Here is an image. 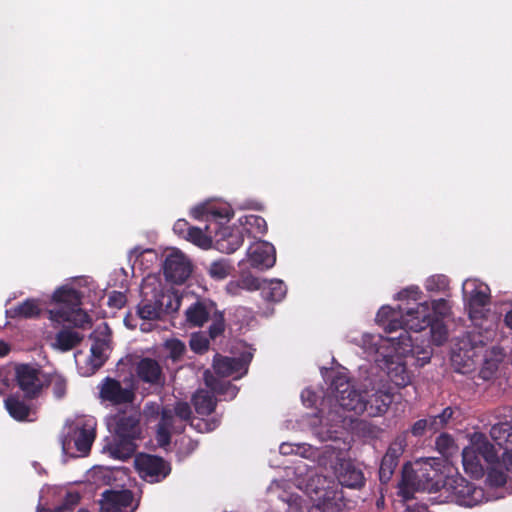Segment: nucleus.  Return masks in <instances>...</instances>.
<instances>
[{
  "mask_svg": "<svg viewBox=\"0 0 512 512\" xmlns=\"http://www.w3.org/2000/svg\"><path fill=\"white\" fill-rule=\"evenodd\" d=\"M210 319L212 320V323L209 327L208 333L211 339H215L225 331L224 313L216 309Z\"/></svg>",
  "mask_w": 512,
  "mask_h": 512,
  "instance_id": "39",
  "label": "nucleus"
},
{
  "mask_svg": "<svg viewBox=\"0 0 512 512\" xmlns=\"http://www.w3.org/2000/svg\"><path fill=\"white\" fill-rule=\"evenodd\" d=\"M436 450L445 458L452 457L456 451L454 439L448 433H441L435 441Z\"/></svg>",
  "mask_w": 512,
  "mask_h": 512,
  "instance_id": "35",
  "label": "nucleus"
},
{
  "mask_svg": "<svg viewBox=\"0 0 512 512\" xmlns=\"http://www.w3.org/2000/svg\"><path fill=\"white\" fill-rule=\"evenodd\" d=\"M96 420L94 417H84L77 422L74 444L76 450L86 456L96 438Z\"/></svg>",
  "mask_w": 512,
  "mask_h": 512,
  "instance_id": "17",
  "label": "nucleus"
},
{
  "mask_svg": "<svg viewBox=\"0 0 512 512\" xmlns=\"http://www.w3.org/2000/svg\"><path fill=\"white\" fill-rule=\"evenodd\" d=\"M356 344L362 346L364 349L368 351L375 350V340L374 339H356L354 340Z\"/></svg>",
  "mask_w": 512,
  "mask_h": 512,
  "instance_id": "63",
  "label": "nucleus"
},
{
  "mask_svg": "<svg viewBox=\"0 0 512 512\" xmlns=\"http://www.w3.org/2000/svg\"><path fill=\"white\" fill-rule=\"evenodd\" d=\"M242 224L243 229L254 238L264 235L268 229L266 220L259 215H246Z\"/></svg>",
  "mask_w": 512,
  "mask_h": 512,
  "instance_id": "32",
  "label": "nucleus"
},
{
  "mask_svg": "<svg viewBox=\"0 0 512 512\" xmlns=\"http://www.w3.org/2000/svg\"><path fill=\"white\" fill-rule=\"evenodd\" d=\"M318 485L314 488V500L316 507L322 512H340L345 506L344 495L339 484L327 478H318Z\"/></svg>",
  "mask_w": 512,
  "mask_h": 512,
  "instance_id": "6",
  "label": "nucleus"
},
{
  "mask_svg": "<svg viewBox=\"0 0 512 512\" xmlns=\"http://www.w3.org/2000/svg\"><path fill=\"white\" fill-rule=\"evenodd\" d=\"M171 412H174V415L183 421V423L189 421L192 417L191 406L185 401H177L174 407L171 408Z\"/></svg>",
  "mask_w": 512,
  "mask_h": 512,
  "instance_id": "48",
  "label": "nucleus"
},
{
  "mask_svg": "<svg viewBox=\"0 0 512 512\" xmlns=\"http://www.w3.org/2000/svg\"><path fill=\"white\" fill-rule=\"evenodd\" d=\"M42 308L39 299L28 298L6 311L13 319H34L40 317Z\"/></svg>",
  "mask_w": 512,
  "mask_h": 512,
  "instance_id": "23",
  "label": "nucleus"
},
{
  "mask_svg": "<svg viewBox=\"0 0 512 512\" xmlns=\"http://www.w3.org/2000/svg\"><path fill=\"white\" fill-rule=\"evenodd\" d=\"M165 348L168 351V356L175 360H179L186 351L185 344L179 339H171L166 341Z\"/></svg>",
  "mask_w": 512,
  "mask_h": 512,
  "instance_id": "46",
  "label": "nucleus"
},
{
  "mask_svg": "<svg viewBox=\"0 0 512 512\" xmlns=\"http://www.w3.org/2000/svg\"><path fill=\"white\" fill-rule=\"evenodd\" d=\"M252 358L249 353L247 357L240 358L228 357L217 354L213 360V369L215 373L222 377H234L239 379L248 371V364Z\"/></svg>",
  "mask_w": 512,
  "mask_h": 512,
  "instance_id": "13",
  "label": "nucleus"
},
{
  "mask_svg": "<svg viewBox=\"0 0 512 512\" xmlns=\"http://www.w3.org/2000/svg\"><path fill=\"white\" fill-rule=\"evenodd\" d=\"M421 294L418 287L407 288L398 293V298L400 300L412 298L414 300L418 299V296Z\"/></svg>",
  "mask_w": 512,
  "mask_h": 512,
  "instance_id": "59",
  "label": "nucleus"
},
{
  "mask_svg": "<svg viewBox=\"0 0 512 512\" xmlns=\"http://www.w3.org/2000/svg\"><path fill=\"white\" fill-rule=\"evenodd\" d=\"M164 276L176 284L184 283L192 272L191 263L181 252L169 254L163 266Z\"/></svg>",
  "mask_w": 512,
  "mask_h": 512,
  "instance_id": "14",
  "label": "nucleus"
},
{
  "mask_svg": "<svg viewBox=\"0 0 512 512\" xmlns=\"http://www.w3.org/2000/svg\"><path fill=\"white\" fill-rule=\"evenodd\" d=\"M339 486L359 489L365 484V477L360 468L355 467L352 463H342L338 473Z\"/></svg>",
  "mask_w": 512,
  "mask_h": 512,
  "instance_id": "22",
  "label": "nucleus"
},
{
  "mask_svg": "<svg viewBox=\"0 0 512 512\" xmlns=\"http://www.w3.org/2000/svg\"><path fill=\"white\" fill-rule=\"evenodd\" d=\"M486 481L491 487H502L507 482V473L501 467H491L487 472Z\"/></svg>",
  "mask_w": 512,
  "mask_h": 512,
  "instance_id": "40",
  "label": "nucleus"
},
{
  "mask_svg": "<svg viewBox=\"0 0 512 512\" xmlns=\"http://www.w3.org/2000/svg\"><path fill=\"white\" fill-rule=\"evenodd\" d=\"M136 439L138 438L114 434L113 440L106 445V449L114 459L127 460L132 457L136 451Z\"/></svg>",
  "mask_w": 512,
  "mask_h": 512,
  "instance_id": "21",
  "label": "nucleus"
},
{
  "mask_svg": "<svg viewBox=\"0 0 512 512\" xmlns=\"http://www.w3.org/2000/svg\"><path fill=\"white\" fill-rule=\"evenodd\" d=\"M107 348L108 341L105 338L95 337L93 339L90 361L94 368H100L105 364L107 357L104 353Z\"/></svg>",
  "mask_w": 512,
  "mask_h": 512,
  "instance_id": "31",
  "label": "nucleus"
},
{
  "mask_svg": "<svg viewBox=\"0 0 512 512\" xmlns=\"http://www.w3.org/2000/svg\"><path fill=\"white\" fill-rule=\"evenodd\" d=\"M498 370L497 360H485L482 368L480 369L479 376L483 380H490L494 377Z\"/></svg>",
  "mask_w": 512,
  "mask_h": 512,
  "instance_id": "53",
  "label": "nucleus"
},
{
  "mask_svg": "<svg viewBox=\"0 0 512 512\" xmlns=\"http://www.w3.org/2000/svg\"><path fill=\"white\" fill-rule=\"evenodd\" d=\"M40 369L30 364H18L15 366V381L26 399L37 398L44 387L40 379Z\"/></svg>",
  "mask_w": 512,
  "mask_h": 512,
  "instance_id": "10",
  "label": "nucleus"
},
{
  "mask_svg": "<svg viewBox=\"0 0 512 512\" xmlns=\"http://www.w3.org/2000/svg\"><path fill=\"white\" fill-rule=\"evenodd\" d=\"M449 286V279L445 275L430 276L425 282V288L429 292L445 291Z\"/></svg>",
  "mask_w": 512,
  "mask_h": 512,
  "instance_id": "42",
  "label": "nucleus"
},
{
  "mask_svg": "<svg viewBox=\"0 0 512 512\" xmlns=\"http://www.w3.org/2000/svg\"><path fill=\"white\" fill-rule=\"evenodd\" d=\"M400 319L396 312L390 307H382L378 316L386 315L388 320V332L402 329L397 337L389 340L395 350L401 354L415 353L414 338L412 332H421L429 328L431 342L437 346L442 345L448 338V329L443 320L439 317H431L430 305L428 302L415 304L414 307L399 306Z\"/></svg>",
  "mask_w": 512,
  "mask_h": 512,
  "instance_id": "1",
  "label": "nucleus"
},
{
  "mask_svg": "<svg viewBox=\"0 0 512 512\" xmlns=\"http://www.w3.org/2000/svg\"><path fill=\"white\" fill-rule=\"evenodd\" d=\"M406 512H428L426 506H407Z\"/></svg>",
  "mask_w": 512,
  "mask_h": 512,
  "instance_id": "64",
  "label": "nucleus"
},
{
  "mask_svg": "<svg viewBox=\"0 0 512 512\" xmlns=\"http://www.w3.org/2000/svg\"><path fill=\"white\" fill-rule=\"evenodd\" d=\"M439 478L438 470L433 469L428 461L410 471L405 467L398 485V495L407 501L414 498L416 491H437L440 484Z\"/></svg>",
  "mask_w": 512,
  "mask_h": 512,
  "instance_id": "3",
  "label": "nucleus"
},
{
  "mask_svg": "<svg viewBox=\"0 0 512 512\" xmlns=\"http://www.w3.org/2000/svg\"><path fill=\"white\" fill-rule=\"evenodd\" d=\"M136 389L132 378L121 382L107 376L98 385L99 399L112 406L128 405L134 402Z\"/></svg>",
  "mask_w": 512,
  "mask_h": 512,
  "instance_id": "4",
  "label": "nucleus"
},
{
  "mask_svg": "<svg viewBox=\"0 0 512 512\" xmlns=\"http://www.w3.org/2000/svg\"><path fill=\"white\" fill-rule=\"evenodd\" d=\"M247 255L250 265L259 270H267L276 262L275 247L266 241H259L251 245Z\"/></svg>",
  "mask_w": 512,
  "mask_h": 512,
  "instance_id": "16",
  "label": "nucleus"
},
{
  "mask_svg": "<svg viewBox=\"0 0 512 512\" xmlns=\"http://www.w3.org/2000/svg\"><path fill=\"white\" fill-rule=\"evenodd\" d=\"M136 375L144 383L162 385L164 376L160 364L152 358H142L136 365Z\"/></svg>",
  "mask_w": 512,
  "mask_h": 512,
  "instance_id": "19",
  "label": "nucleus"
},
{
  "mask_svg": "<svg viewBox=\"0 0 512 512\" xmlns=\"http://www.w3.org/2000/svg\"><path fill=\"white\" fill-rule=\"evenodd\" d=\"M469 454L470 452L466 449H464L462 452V461L465 471L475 475H480L482 472L481 467L477 463H474L472 460H469Z\"/></svg>",
  "mask_w": 512,
  "mask_h": 512,
  "instance_id": "56",
  "label": "nucleus"
},
{
  "mask_svg": "<svg viewBox=\"0 0 512 512\" xmlns=\"http://www.w3.org/2000/svg\"><path fill=\"white\" fill-rule=\"evenodd\" d=\"M239 280L243 290L255 291L262 288L263 281L251 274H242Z\"/></svg>",
  "mask_w": 512,
  "mask_h": 512,
  "instance_id": "51",
  "label": "nucleus"
},
{
  "mask_svg": "<svg viewBox=\"0 0 512 512\" xmlns=\"http://www.w3.org/2000/svg\"><path fill=\"white\" fill-rule=\"evenodd\" d=\"M430 418L419 419L412 424L409 430L403 432L401 435H405V438L410 433L414 437H422L425 435L427 431L432 432V426L430 425ZM407 442V440L405 439Z\"/></svg>",
  "mask_w": 512,
  "mask_h": 512,
  "instance_id": "41",
  "label": "nucleus"
},
{
  "mask_svg": "<svg viewBox=\"0 0 512 512\" xmlns=\"http://www.w3.org/2000/svg\"><path fill=\"white\" fill-rule=\"evenodd\" d=\"M115 434L118 436L140 437V419L137 414H119L116 416Z\"/></svg>",
  "mask_w": 512,
  "mask_h": 512,
  "instance_id": "24",
  "label": "nucleus"
},
{
  "mask_svg": "<svg viewBox=\"0 0 512 512\" xmlns=\"http://www.w3.org/2000/svg\"><path fill=\"white\" fill-rule=\"evenodd\" d=\"M216 309V303L211 300H197L185 311L186 322L191 327H202Z\"/></svg>",
  "mask_w": 512,
  "mask_h": 512,
  "instance_id": "18",
  "label": "nucleus"
},
{
  "mask_svg": "<svg viewBox=\"0 0 512 512\" xmlns=\"http://www.w3.org/2000/svg\"><path fill=\"white\" fill-rule=\"evenodd\" d=\"M391 381L400 387L406 386L410 383V375L404 365H397L394 369L389 372Z\"/></svg>",
  "mask_w": 512,
  "mask_h": 512,
  "instance_id": "44",
  "label": "nucleus"
},
{
  "mask_svg": "<svg viewBox=\"0 0 512 512\" xmlns=\"http://www.w3.org/2000/svg\"><path fill=\"white\" fill-rule=\"evenodd\" d=\"M287 293L286 285L281 280H270L267 282L263 280L261 294L262 297L271 302L281 301Z\"/></svg>",
  "mask_w": 512,
  "mask_h": 512,
  "instance_id": "30",
  "label": "nucleus"
},
{
  "mask_svg": "<svg viewBox=\"0 0 512 512\" xmlns=\"http://www.w3.org/2000/svg\"><path fill=\"white\" fill-rule=\"evenodd\" d=\"M233 216V213L228 208H217L214 206H209L207 221H213L209 225H212L213 231H215V223H218V220H229ZM220 225H222L219 222Z\"/></svg>",
  "mask_w": 512,
  "mask_h": 512,
  "instance_id": "43",
  "label": "nucleus"
},
{
  "mask_svg": "<svg viewBox=\"0 0 512 512\" xmlns=\"http://www.w3.org/2000/svg\"><path fill=\"white\" fill-rule=\"evenodd\" d=\"M133 493L130 490H106L100 500V512H134L131 508Z\"/></svg>",
  "mask_w": 512,
  "mask_h": 512,
  "instance_id": "15",
  "label": "nucleus"
},
{
  "mask_svg": "<svg viewBox=\"0 0 512 512\" xmlns=\"http://www.w3.org/2000/svg\"><path fill=\"white\" fill-rule=\"evenodd\" d=\"M331 389L341 408L358 415L365 412V392L361 393L354 389L345 375H336L332 380Z\"/></svg>",
  "mask_w": 512,
  "mask_h": 512,
  "instance_id": "5",
  "label": "nucleus"
},
{
  "mask_svg": "<svg viewBox=\"0 0 512 512\" xmlns=\"http://www.w3.org/2000/svg\"><path fill=\"white\" fill-rule=\"evenodd\" d=\"M478 449L487 462H493L495 460L496 454L494 453L493 446L491 444L484 443Z\"/></svg>",
  "mask_w": 512,
  "mask_h": 512,
  "instance_id": "58",
  "label": "nucleus"
},
{
  "mask_svg": "<svg viewBox=\"0 0 512 512\" xmlns=\"http://www.w3.org/2000/svg\"><path fill=\"white\" fill-rule=\"evenodd\" d=\"M83 338L84 336L79 332L63 328L55 336V347L63 352H67L78 346Z\"/></svg>",
  "mask_w": 512,
  "mask_h": 512,
  "instance_id": "29",
  "label": "nucleus"
},
{
  "mask_svg": "<svg viewBox=\"0 0 512 512\" xmlns=\"http://www.w3.org/2000/svg\"><path fill=\"white\" fill-rule=\"evenodd\" d=\"M192 403L197 414L207 416L215 411L217 399L212 392L200 389L194 393Z\"/></svg>",
  "mask_w": 512,
  "mask_h": 512,
  "instance_id": "27",
  "label": "nucleus"
},
{
  "mask_svg": "<svg viewBox=\"0 0 512 512\" xmlns=\"http://www.w3.org/2000/svg\"><path fill=\"white\" fill-rule=\"evenodd\" d=\"M242 290H243V288H242V286L240 284V280L239 279L232 280V281L228 282L227 285H226L227 293L232 295V296L239 295Z\"/></svg>",
  "mask_w": 512,
  "mask_h": 512,
  "instance_id": "60",
  "label": "nucleus"
},
{
  "mask_svg": "<svg viewBox=\"0 0 512 512\" xmlns=\"http://www.w3.org/2000/svg\"><path fill=\"white\" fill-rule=\"evenodd\" d=\"M209 340L200 335H193L190 339V348L198 354H202L209 349Z\"/></svg>",
  "mask_w": 512,
  "mask_h": 512,
  "instance_id": "52",
  "label": "nucleus"
},
{
  "mask_svg": "<svg viewBox=\"0 0 512 512\" xmlns=\"http://www.w3.org/2000/svg\"><path fill=\"white\" fill-rule=\"evenodd\" d=\"M358 431L365 438L377 439L382 429L374 424L362 421L358 424Z\"/></svg>",
  "mask_w": 512,
  "mask_h": 512,
  "instance_id": "50",
  "label": "nucleus"
},
{
  "mask_svg": "<svg viewBox=\"0 0 512 512\" xmlns=\"http://www.w3.org/2000/svg\"><path fill=\"white\" fill-rule=\"evenodd\" d=\"M79 501L80 496L78 493H68L62 504H66L67 510H72L73 507L79 503Z\"/></svg>",
  "mask_w": 512,
  "mask_h": 512,
  "instance_id": "62",
  "label": "nucleus"
},
{
  "mask_svg": "<svg viewBox=\"0 0 512 512\" xmlns=\"http://www.w3.org/2000/svg\"><path fill=\"white\" fill-rule=\"evenodd\" d=\"M163 303H164V310L163 313L165 314H171L173 312L178 311L181 305V299L178 295L174 293L164 292L163 297Z\"/></svg>",
  "mask_w": 512,
  "mask_h": 512,
  "instance_id": "49",
  "label": "nucleus"
},
{
  "mask_svg": "<svg viewBox=\"0 0 512 512\" xmlns=\"http://www.w3.org/2000/svg\"><path fill=\"white\" fill-rule=\"evenodd\" d=\"M5 408L9 415L16 421H27L31 412V407L20 400L16 395H9L4 400Z\"/></svg>",
  "mask_w": 512,
  "mask_h": 512,
  "instance_id": "28",
  "label": "nucleus"
},
{
  "mask_svg": "<svg viewBox=\"0 0 512 512\" xmlns=\"http://www.w3.org/2000/svg\"><path fill=\"white\" fill-rule=\"evenodd\" d=\"M406 446L405 435L397 436L389 445L380 463L379 480L381 484H387L391 480Z\"/></svg>",
  "mask_w": 512,
  "mask_h": 512,
  "instance_id": "12",
  "label": "nucleus"
},
{
  "mask_svg": "<svg viewBox=\"0 0 512 512\" xmlns=\"http://www.w3.org/2000/svg\"><path fill=\"white\" fill-rule=\"evenodd\" d=\"M134 463L139 476L149 483L160 482L171 472L170 464L156 455L140 453Z\"/></svg>",
  "mask_w": 512,
  "mask_h": 512,
  "instance_id": "8",
  "label": "nucleus"
},
{
  "mask_svg": "<svg viewBox=\"0 0 512 512\" xmlns=\"http://www.w3.org/2000/svg\"><path fill=\"white\" fill-rule=\"evenodd\" d=\"M166 419H169L167 415L164 416V423L157 424L156 428V441L158 445L162 448L170 445L171 443V430L165 427L166 425Z\"/></svg>",
  "mask_w": 512,
  "mask_h": 512,
  "instance_id": "47",
  "label": "nucleus"
},
{
  "mask_svg": "<svg viewBox=\"0 0 512 512\" xmlns=\"http://www.w3.org/2000/svg\"><path fill=\"white\" fill-rule=\"evenodd\" d=\"M458 411L456 407L447 406L440 413L429 415L432 433H436L445 428L454 418V414Z\"/></svg>",
  "mask_w": 512,
  "mask_h": 512,
  "instance_id": "33",
  "label": "nucleus"
},
{
  "mask_svg": "<svg viewBox=\"0 0 512 512\" xmlns=\"http://www.w3.org/2000/svg\"><path fill=\"white\" fill-rule=\"evenodd\" d=\"M213 234L207 236L203 231L195 226H192L184 239L192 242L201 248H209L213 241Z\"/></svg>",
  "mask_w": 512,
  "mask_h": 512,
  "instance_id": "37",
  "label": "nucleus"
},
{
  "mask_svg": "<svg viewBox=\"0 0 512 512\" xmlns=\"http://www.w3.org/2000/svg\"><path fill=\"white\" fill-rule=\"evenodd\" d=\"M127 302V297L123 292L120 291H112L108 295V306L115 309H121L125 306Z\"/></svg>",
  "mask_w": 512,
  "mask_h": 512,
  "instance_id": "54",
  "label": "nucleus"
},
{
  "mask_svg": "<svg viewBox=\"0 0 512 512\" xmlns=\"http://www.w3.org/2000/svg\"><path fill=\"white\" fill-rule=\"evenodd\" d=\"M490 303V294L488 287H476L469 296L468 309L471 318L482 316V309Z\"/></svg>",
  "mask_w": 512,
  "mask_h": 512,
  "instance_id": "26",
  "label": "nucleus"
},
{
  "mask_svg": "<svg viewBox=\"0 0 512 512\" xmlns=\"http://www.w3.org/2000/svg\"><path fill=\"white\" fill-rule=\"evenodd\" d=\"M209 206L199 205L193 208L191 214L195 219H203L207 221Z\"/></svg>",
  "mask_w": 512,
  "mask_h": 512,
  "instance_id": "61",
  "label": "nucleus"
},
{
  "mask_svg": "<svg viewBox=\"0 0 512 512\" xmlns=\"http://www.w3.org/2000/svg\"><path fill=\"white\" fill-rule=\"evenodd\" d=\"M49 383L52 387L53 395L57 399H62L67 392V380L59 374L50 376Z\"/></svg>",
  "mask_w": 512,
  "mask_h": 512,
  "instance_id": "45",
  "label": "nucleus"
},
{
  "mask_svg": "<svg viewBox=\"0 0 512 512\" xmlns=\"http://www.w3.org/2000/svg\"><path fill=\"white\" fill-rule=\"evenodd\" d=\"M431 304V317H438L437 314L440 316H444L447 314L449 310L448 302L445 299L433 300Z\"/></svg>",
  "mask_w": 512,
  "mask_h": 512,
  "instance_id": "55",
  "label": "nucleus"
},
{
  "mask_svg": "<svg viewBox=\"0 0 512 512\" xmlns=\"http://www.w3.org/2000/svg\"><path fill=\"white\" fill-rule=\"evenodd\" d=\"M215 231L212 225L206 226V231L212 235L215 248L226 254H231L239 249L244 241L243 232L239 227L223 226L215 223Z\"/></svg>",
  "mask_w": 512,
  "mask_h": 512,
  "instance_id": "11",
  "label": "nucleus"
},
{
  "mask_svg": "<svg viewBox=\"0 0 512 512\" xmlns=\"http://www.w3.org/2000/svg\"><path fill=\"white\" fill-rule=\"evenodd\" d=\"M191 227L185 219H178L173 225V231L178 236L185 238Z\"/></svg>",
  "mask_w": 512,
  "mask_h": 512,
  "instance_id": "57",
  "label": "nucleus"
},
{
  "mask_svg": "<svg viewBox=\"0 0 512 512\" xmlns=\"http://www.w3.org/2000/svg\"><path fill=\"white\" fill-rule=\"evenodd\" d=\"M392 398V394L387 391L378 390L371 394L365 391V412L370 417H377L384 414L392 403Z\"/></svg>",
  "mask_w": 512,
  "mask_h": 512,
  "instance_id": "20",
  "label": "nucleus"
},
{
  "mask_svg": "<svg viewBox=\"0 0 512 512\" xmlns=\"http://www.w3.org/2000/svg\"><path fill=\"white\" fill-rule=\"evenodd\" d=\"M142 299L137 305V314L143 320H158L164 310V291L160 286L144 283L141 287Z\"/></svg>",
  "mask_w": 512,
  "mask_h": 512,
  "instance_id": "7",
  "label": "nucleus"
},
{
  "mask_svg": "<svg viewBox=\"0 0 512 512\" xmlns=\"http://www.w3.org/2000/svg\"><path fill=\"white\" fill-rule=\"evenodd\" d=\"M167 415L169 419H166L165 427L171 430L172 433L180 434L185 430V423L181 421L177 416L174 415V412H171V408L165 406L162 408L160 414L159 423H164V416Z\"/></svg>",
  "mask_w": 512,
  "mask_h": 512,
  "instance_id": "34",
  "label": "nucleus"
},
{
  "mask_svg": "<svg viewBox=\"0 0 512 512\" xmlns=\"http://www.w3.org/2000/svg\"><path fill=\"white\" fill-rule=\"evenodd\" d=\"M54 303L60 305L49 311L52 321L67 322L74 327L85 329L91 326V318L81 308L82 293L70 286H62L56 289L52 295Z\"/></svg>",
  "mask_w": 512,
  "mask_h": 512,
  "instance_id": "2",
  "label": "nucleus"
},
{
  "mask_svg": "<svg viewBox=\"0 0 512 512\" xmlns=\"http://www.w3.org/2000/svg\"><path fill=\"white\" fill-rule=\"evenodd\" d=\"M490 436L504 454H512V425L509 422H501L492 426Z\"/></svg>",
  "mask_w": 512,
  "mask_h": 512,
  "instance_id": "25",
  "label": "nucleus"
},
{
  "mask_svg": "<svg viewBox=\"0 0 512 512\" xmlns=\"http://www.w3.org/2000/svg\"><path fill=\"white\" fill-rule=\"evenodd\" d=\"M206 383L215 393L224 395L225 399H234L239 391V389L229 381H215V383H211L207 380Z\"/></svg>",
  "mask_w": 512,
  "mask_h": 512,
  "instance_id": "36",
  "label": "nucleus"
},
{
  "mask_svg": "<svg viewBox=\"0 0 512 512\" xmlns=\"http://www.w3.org/2000/svg\"><path fill=\"white\" fill-rule=\"evenodd\" d=\"M455 502L461 506L473 507L485 497L484 490L462 476H456L446 482Z\"/></svg>",
  "mask_w": 512,
  "mask_h": 512,
  "instance_id": "9",
  "label": "nucleus"
},
{
  "mask_svg": "<svg viewBox=\"0 0 512 512\" xmlns=\"http://www.w3.org/2000/svg\"><path fill=\"white\" fill-rule=\"evenodd\" d=\"M232 267L228 261L222 259L211 263L209 267V275L215 280H223L231 273Z\"/></svg>",
  "mask_w": 512,
  "mask_h": 512,
  "instance_id": "38",
  "label": "nucleus"
}]
</instances>
